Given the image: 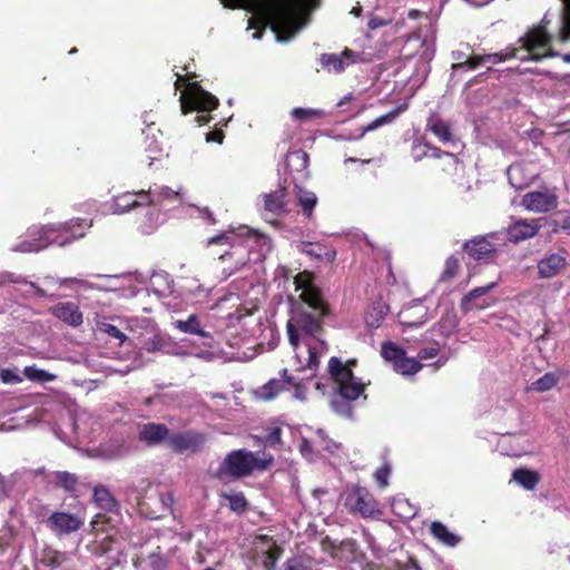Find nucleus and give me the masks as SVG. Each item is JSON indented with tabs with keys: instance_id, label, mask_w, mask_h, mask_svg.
Listing matches in <instances>:
<instances>
[{
	"instance_id": "nucleus-1",
	"label": "nucleus",
	"mask_w": 570,
	"mask_h": 570,
	"mask_svg": "<svg viewBox=\"0 0 570 570\" xmlns=\"http://www.w3.org/2000/svg\"><path fill=\"white\" fill-rule=\"evenodd\" d=\"M298 0H254L257 19L250 20L249 26L256 28L255 39L263 37L266 27L279 32L292 19Z\"/></svg>"
},
{
	"instance_id": "nucleus-2",
	"label": "nucleus",
	"mask_w": 570,
	"mask_h": 570,
	"mask_svg": "<svg viewBox=\"0 0 570 570\" xmlns=\"http://www.w3.org/2000/svg\"><path fill=\"white\" fill-rule=\"evenodd\" d=\"M214 245L227 246L223 254L219 255L222 266V274L229 277L240 268L246 266L249 258V246L244 240L235 239L233 234L222 233L213 236L206 240V247Z\"/></svg>"
},
{
	"instance_id": "nucleus-3",
	"label": "nucleus",
	"mask_w": 570,
	"mask_h": 570,
	"mask_svg": "<svg viewBox=\"0 0 570 570\" xmlns=\"http://www.w3.org/2000/svg\"><path fill=\"white\" fill-rule=\"evenodd\" d=\"M548 24L549 21L544 17L538 26L519 38L521 47L528 51L527 56L520 58L521 61H541L559 56V52L551 48L552 36L548 31Z\"/></svg>"
},
{
	"instance_id": "nucleus-4",
	"label": "nucleus",
	"mask_w": 570,
	"mask_h": 570,
	"mask_svg": "<svg viewBox=\"0 0 570 570\" xmlns=\"http://www.w3.org/2000/svg\"><path fill=\"white\" fill-rule=\"evenodd\" d=\"M179 101L184 115L191 111L209 112L218 106V99L206 91L197 81H188L185 85V90L181 92ZM210 119L212 117L206 114L196 116L195 121L202 126L208 124Z\"/></svg>"
},
{
	"instance_id": "nucleus-5",
	"label": "nucleus",
	"mask_w": 570,
	"mask_h": 570,
	"mask_svg": "<svg viewBox=\"0 0 570 570\" xmlns=\"http://www.w3.org/2000/svg\"><path fill=\"white\" fill-rule=\"evenodd\" d=\"M77 226L80 227L81 230H76V224L72 222L59 227L48 226L43 229L42 235L38 239H33L32 242L24 240L19 245V248L22 252H39L51 244L65 246L73 239L82 237L85 235L83 229L90 225H88L86 220H81V223L79 220L77 222Z\"/></svg>"
},
{
	"instance_id": "nucleus-6",
	"label": "nucleus",
	"mask_w": 570,
	"mask_h": 570,
	"mask_svg": "<svg viewBox=\"0 0 570 570\" xmlns=\"http://www.w3.org/2000/svg\"><path fill=\"white\" fill-rule=\"evenodd\" d=\"M269 461H261L254 453L246 450H234L229 452L218 469L215 471L214 476L224 480L226 476L239 479L252 474L255 469L263 470L267 468Z\"/></svg>"
},
{
	"instance_id": "nucleus-7",
	"label": "nucleus",
	"mask_w": 570,
	"mask_h": 570,
	"mask_svg": "<svg viewBox=\"0 0 570 570\" xmlns=\"http://www.w3.org/2000/svg\"><path fill=\"white\" fill-rule=\"evenodd\" d=\"M344 505L351 514H358L363 519H380L383 514L374 494L358 484L347 491Z\"/></svg>"
},
{
	"instance_id": "nucleus-8",
	"label": "nucleus",
	"mask_w": 570,
	"mask_h": 570,
	"mask_svg": "<svg viewBox=\"0 0 570 570\" xmlns=\"http://www.w3.org/2000/svg\"><path fill=\"white\" fill-rule=\"evenodd\" d=\"M174 497L169 491L149 485L145 494L137 498L139 513L147 519L157 520L171 512Z\"/></svg>"
},
{
	"instance_id": "nucleus-9",
	"label": "nucleus",
	"mask_w": 570,
	"mask_h": 570,
	"mask_svg": "<svg viewBox=\"0 0 570 570\" xmlns=\"http://www.w3.org/2000/svg\"><path fill=\"white\" fill-rule=\"evenodd\" d=\"M336 384L337 395L332 399L331 405L336 413L351 417L353 409L350 402L357 400L364 393L365 384L360 382L354 374Z\"/></svg>"
},
{
	"instance_id": "nucleus-10",
	"label": "nucleus",
	"mask_w": 570,
	"mask_h": 570,
	"mask_svg": "<svg viewBox=\"0 0 570 570\" xmlns=\"http://www.w3.org/2000/svg\"><path fill=\"white\" fill-rule=\"evenodd\" d=\"M315 276L312 272L303 271L294 277L296 291H301V299L313 311H320L321 315L330 314V306L324 301L321 289L314 283Z\"/></svg>"
},
{
	"instance_id": "nucleus-11",
	"label": "nucleus",
	"mask_w": 570,
	"mask_h": 570,
	"mask_svg": "<svg viewBox=\"0 0 570 570\" xmlns=\"http://www.w3.org/2000/svg\"><path fill=\"white\" fill-rule=\"evenodd\" d=\"M411 157L416 163L425 158L441 160L442 165L440 166V169L442 171L455 170L459 160L454 154L432 146L423 138H416L413 140L411 146Z\"/></svg>"
},
{
	"instance_id": "nucleus-12",
	"label": "nucleus",
	"mask_w": 570,
	"mask_h": 570,
	"mask_svg": "<svg viewBox=\"0 0 570 570\" xmlns=\"http://www.w3.org/2000/svg\"><path fill=\"white\" fill-rule=\"evenodd\" d=\"M569 253L561 247L556 252L548 250L537 261V276L539 279H551L562 275L569 265Z\"/></svg>"
},
{
	"instance_id": "nucleus-13",
	"label": "nucleus",
	"mask_w": 570,
	"mask_h": 570,
	"mask_svg": "<svg viewBox=\"0 0 570 570\" xmlns=\"http://www.w3.org/2000/svg\"><path fill=\"white\" fill-rule=\"evenodd\" d=\"M361 52L345 47L340 53H322L317 61L323 70L328 73H343L348 67L361 61Z\"/></svg>"
},
{
	"instance_id": "nucleus-14",
	"label": "nucleus",
	"mask_w": 570,
	"mask_h": 570,
	"mask_svg": "<svg viewBox=\"0 0 570 570\" xmlns=\"http://www.w3.org/2000/svg\"><path fill=\"white\" fill-rule=\"evenodd\" d=\"M521 205L529 212L546 214L558 207L559 197L554 189L544 188L523 195Z\"/></svg>"
},
{
	"instance_id": "nucleus-15",
	"label": "nucleus",
	"mask_w": 570,
	"mask_h": 570,
	"mask_svg": "<svg viewBox=\"0 0 570 570\" xmlns=\"http://www.w3.org/2000/svg\"><path fill=\"white\" fill-rule=\"evenodd\" d=\"M519 49L511 47L507 48L505 51L501 52H494V53H484V55H478V53H471L468 59H465L462 63H452L453 70H475L481 66L491 63L495 65L502 61H507L509 59L518 57Z\"/></svg>"
},
{
	"instance_id": "nucleus-16",
	"label": "nucleus",
	"mask_w": 570,
	"mask_h": 570,
	"mask_svg": "<svg viewBox=\"0 0 570 570\" xmlns=\"http://www.w3.org/2000/svg\"><path fill=\"white\" fill-rule=\"evenodd\" d=\"M205 444L204 434L195 431L176 432L169 435L168 445L176 453L198 452Z\"/></svg>"
},
{
	"instance_id": "nucleus-17",
	"label": "nucleus",
	"mask_w": 570,
	"mask_h": 570,
	"mask_svg": "<svg viewBox=\"0 0 570 570\" xmlns=\"http://www.w3.org/2000/svg\"><path fill=\"white\" fill-rule=\"evenodd\" d=\"M139 195L141 199H145V202L148 203L147 206L153 207L176 206L181 202L180 194L167 186L148 190H139Z\"/></svg>"
},
{
	"instance_id": "nucleus-18",
	"label": "nucleus",
	"mask_w": 570,
	"mask_h": 570,
	"mask_svg": "<svg viewBox=\"0 0 570 570\" xmlns=\"http://www.w3.org/2000/svg\"><path fill=\"white\" fill-rule=\"evenodd\" d=\"M82 524V520L77 514L62 511L52 512L47 519V527L58 535L76 532Z\"/></svg>"
},
{
	"instance_id": "nucleus-19",
	"label": "nucleus",
	"mask_w": 570,
	"mask_h": 570,
	"mask_svg": "<svg viewBox=\"0 0 570 570\" xmlns=\"http://www.w3.org/2000/svg\"><path fill=\"white\" fill-rule=\"evenodd\" d=\"M540 218L538 219H518L507 228L509 242L519 244L523 240L533 238L541 229Z\"/></svg>"
},
{
	"instance_id": "nucleus-20",
	"label": "nucleus",
	"mask_w": 570,
	"mask_h": 570,
	"mask_svg": "<svg viewBox=\"0 0 570 570\" xmlns=\"http://www.w3.org/2000/svg\"><path fill=\"white\" fill-rule=\"evenodd\" d=\"M488 236H476L463 244V250L474 261H487L493 257L497 253V247L490 242Z\"/></svg>"
},
{
	"instance_id": "nucleus-21",
	"label": "nucleus",
	"mask_w": 570,
	"mask_h": 570,
	"mask_svg": "<svg viewBox=\"0 0 570 570\" xmlns=\"http://www.w3.org/2000/svg\"><path fill=\"white\" fill-rule=\"evenodd\" d=\"M50 311L55 317L69 326L78 327L83 323V315L73 302H59Z\"/></svg>"
},
{
	"instance_id": "nucleus-22",
	"label": "nucleus",
	"mask_w": 570,
	"mask_h": 570,
	"mask_svg": "<svg viewBox=\"0 0 570 570\" xmlns=\"http://www.w3.org/2000/svg\"><path fill=\"white\" fill-rule=\"evenodd\" d=\"M317 315H313L308 312H301L297 314L295 322L297 327L305 334L316 336L322 332L323 318L326 315H321L320 311H314Z\"/></svg>"
},
{
	"instance_id": "nucleus-23",
	"label": "nucleus",
	"mask_w": 570,
	"mask_h": 570,
	"mask_svg": "<svg viewBox=\"0 0 570 570\" xmlns=\"http://www.w3.org/2000/svg\"><path fill=\"white\" fill-rule=\"evenodd\" d=\"M301 252L320 262L331 264L336 258V250L333 247L320 243H303Z\"/></svg>"
},
{
	"instance_id": "nucleus-24",
	"label": "nucleus",
	"mask_w": 570,
	"mask_h": 570,
	"mask_svg": "<svg viewBox=\"0 0 570 570\" xmlns=\"http://www.w3.org/2000/svg\"><path fill=\"white\" fill-rule=\"evenodd\" d=\"M169 435V429L161 423H147L142 425L139 432L140 440L150 445L158 444L165 440L168 441Z\"/></svg>"
},
{
	"instance_id": "nucleus-25",
	"label": "nucleus",
	"mask_w": 570,
	"mask_h": 570,
	"mask_svg": "<svg viewBox=\"0 0 570 570\" xmlns=\"http://www.w3.org/2000/svg\"><path fill=\"white\" fill-rule=\"evenodd\" d=\"M426 130L431 131L443 144L453 140L451 125L448 121L440 118L438 115H432L428 118Z\"/></svg>"
},
{
	"instance_id": "nucleus-26",
	"label": "nucleus",
	"mask_w": 570,
	"mask_h": 570,
	"mask_svg": "<svg viewBox=\"0 0 570 570\" xmlns=\"http://www.w3.org/2000/svg\"><path fill=\"white\" fill-rule=\"evenodd\" d=\"M51 481L56 488L62 489L72 497H78L79 479L75 473L68 471H56L51 475Z\"/></svg>"
},
{
	"instance_id": "nucleus-27",
	"label": "nucleus",
	"mask_w": 570,
	"mask_h": 570,
	"mask_svg": "<svg viewBox=\"0 0 570 570\" xmlns=\"http://www.w3.org/2000/svg\"><path fill=\"white\" fill-rule=\"evenodd\" d=\"M430 533L439 542L446 547H455L461 541L462 538L453 532H451L442 522L433 521L430 525Z\"/></svg>"
},
{
	"instance_id": "nucleus-28",
	"label": "nucleus",
	"mask_w": 570,
	"mask_h": 570,
	"mask_svg": "<svg viewBox=\"0 0 570 570\" xmlns=\"http://www.w3.org/2000/svg\"><path fill=\"white\" fill-rule=\"evenodd\" d=\"M286 196H287V191H286V188H284V187H281L274 191L265 194V196H264L265 210H267L274 215H279L282 212H284V208L286 205Z\"/></svg>"
},
{
	"instance_id": "nucleus-29",
	"label": "nucleus",
	"mask_w": 570,
	"mask_h": 570,
	"mask_svg": "<svg viewBox=\"0 0 570 570\" xmlns=\"http://www.w3.org/2000/svg\"><path fill=\"white\" fill-rule=\"evenodd\" d=\"M94 501L99 509L107 512H116L119 509L117 500L104 485L94 489Z\"/></svg>"
},
{
	"instance_id": "nucleus-30",
	"label": "nucleus",
	"mask_w": 570,
	"mask_h": 570,
	"mask_svg": "<svg viewBox=\"0 0 570 570\" xmlns=\"http://www.w3.org/2000/svg\"><path fill=\"white\" fill-rule=\"evenodd\" d=\"M406 109H407V104H402V105H399L397 107H395L393 110H391L386 115L377 117L376 119L371 121L368 125L362 127L361 134L358 137L362 138L366 132L373 131L381 126H384L386 124L394 121L396 119V117L401 112L405 111Z\"/></svg>"
},
{
	"instance_id": "nucleus-31",
	"label": "nucleus",
	"mask_w": 570,
	"mask_h": 570,
	"mask_svg": "<svg viewBox=\"0 0 570 570\" xmlns=\"http://www.w3.org/2000/svg\"><path fill=\"white\" fill-rule=\"evenodd\" d=\"M68 560L66 552L59 551L52 547H46L41 550L40 563L47 568H59Z\"/></svg>"
},
{
	"instance_id": "nucleus-32",
	"label": "nucleus",
	"mask_w": 570,
	"mask_h": 570,
	"mask_svg": "<svg viewBox=\"0 0 570 570\" xmlns=\"http://www.w3.org/2000/svg\"><path fill=\"white\" fill-rule=\"evenodd\" d=\"M147 202L140 198L139 191L124 193L115 198V206L118 210L128 212L137 207L147 206Z\"/></svg>"
},
{
	"instance_id": "nucleus-33",
	"label": "nucleus",
	"mask_w": 570,
	"mask_h": 570,
	"mask_svg": "<svg viewBox=\"0 0 570 570\" xmlns=\"http://www.w3.org/2000/svg\"><path fill=\"white\" fill-rule=\"evenodd\" d=\"M512 479L522 485L525 490H534L540 482V475L538 472L520 468L514 470Z\"/></svg>"
},
{
	"instance_id": "nucleus-34",
	"label": "nucleus",
	"mask_w": 570,
	"mask_h": 570,
	"mask_svg": "<svg viewBox=\"0 0 570 570\" xmlns=\"http://www.w3.org/2000/svg\"><path fill=\"white\" fill-rule=\"evenodd\" d=\"M175 327L183 333L195 334L200 337H210L209 332L204 331L200 326L197 315L191 314L186 321L178 320L175 322Z\"/></svg>"
},
{
	"instance_id": "nucleus-35",
	"label": "nucleus",
	"mask_w": 570,
	"mask_h": 570,
	"mask_svg": "<svg viewBox=\"0 0 570 570\" xmlns=\"http://www.w3.org/2000/svg\"><path fill=\"white\" fill-rule=\"evenodd\" d=\"M285 390V384L278 379H272L261 386L255 393L262 401H272Z\"/></svg>"
},
{
	"instance_id": "nucleus-36",
	"label": "nucleus",
	"mask_w": 570,
	"mask_h": 570,
	"mask_svg": "<svg viewBox=\"0 0 570 570\" xmlns=\"http://www.w3.org/2000/svg\"><path fill=\"white\" fill-rule=\"evenodd\" d=\"M389 312V307L385 304L377 303L373 305L365 315L366 325L371 328H377L381 326L384 317Z\"/></svg>"
},
{
	"instance_id": "nucleus-37",
	"label": "nucleus",
	"mask_w": 570,
	"mask_h": 570,
	"mask_svg": "<svg viewBox=\"0 0 570 570\" xmlns=\"http://www.w3.org/2000/svg\"><path fill=\"white\" fill-rule=\"evenodd\" d=\"M328 373L333 380L338 383L341 380L352 375L353 371L350 364H343L338 357L333 356L328 361Z\"/></svg>"
},
{
	"instance_id": "nucleus-38",
	"label": "nucleus",
	"mask_w": 570,
	"mask_h": 570,
	"mask_svg": "<svg viewBox=\"0 0 570 570\" xmlns=\"http://www.w3.org/2000/svg\"><path fill=\"white\" fill-rule=\"evenodd\" d=\"M333 556L340 559L352 560L355 558L357 543L354 539L342 540L338 544H333Z\"/></svg>"
},
{
	"instance_id": "nucleus-39",
	"label": "nucleus",
	"mask_w": 570,
	"mask_h": 570,
	"mask_svg": "<svg viewBox=\"0 0 570 570\" xmlns=\"http://www.w3.org/2000/svg\"><path fill=\"white\" fill-rule=\"evenodd\" d=\"M297 202L302 207L303 215L309 218L313 214V210L317 204V197L313 191H308L302 188H298L297 193Z\"/></svg>"
},
{
	"instance_id": "nucleus-40",
	"label": "nucleus",
	"mask_w": 570,
	"mask_h": 570,
	"mask_svg": "<svg viewBox=\"0 0 570 570\" xmlns=\"http://www.w3.org/2000/svg\"><path fill=\"white\" fill-rule=\"evenodd\" d=\"M396 373L412 375L422 368V364L415 358L407 357L406 353L393 365Z\"/></svg>"
},
{
	"instance_id": "nucleus-41",
	"label": "nucleus",
	"mask_w": 570,
	"mask_h": 570,
	"mask_svg": "<svg viewBox=\"0 0 570 570\" xmlns=\"http://www.w3.org/2000/svg\"><path fill=\"white\" fill-rule=\"evenodd\" d=\"M405 354V350L393 342H384L381 346L382 357L392 366Z\"/></svg>"
},
{
	"instance_id": "nucleus-42",
	"label": "nucleus",
	"mask_w": 570,
	"mask_h": 570,
	"mask_svg": "<svg viewBox=\"0 0 570 570\" xmlns=\"http://www.w3.org/2000/svg\"><path fill=\"white\" fill-rule=\"evenodd\" d=\"M96 326L98 332L117 340L119 346H122L128 341V336L125 333H122L117 326L106 321L97 322Z\"/></svg>"
},
{
	"instance_id": "nucleus-43",
	"label": "nucleus",
	"mask_w": 570,
	"mask_h": 570,
	"mask_svg": "<svg viewBox=\"0 0 570 570\" xmlns=\"http://www.w3.org/2000/svg\"><path fill=\"white\" fill-rule=\"evenodd\" d=\"M497 286V282H491L490 284L485 286H479L470 291L466 295H464L461 299V308L463 311L471 309V303L475 298L483 296L488 294L491 289H493Z\"/></svg>"
},
{
	"instance_id": "nucleus-44",
	"label": "nucleus",
	"mask_w": 570,
	"mask_h": 570,
	"mask_svg": "<svg viewBox=\"0 0 570 570\" xmlns=\"http://www.w3.org/2000/svg\"><path fill=\"white\" fill-rule=\"evenodd\" d=\"M559 377L552 372L546 373L531 384V390L535 392H547L553 389L558 384Z\"/></svg>"
},
{
	"instance_id": "nucleus-45",
	"label": "nucleus",
	"mask_w": 570,
	"mask_h": 570,
	"mask_svg": "<svg viewBox=\"0 0 570 570\" xmlns=\"http://www.w3.org/2000/svg\"><path fill=\"white\" fill-rule=\"evenodd\" d=\"M459 269H460L459 259L454 255L449 256L445 259L444 267L440 275L439 281L443 282V283L450 282L451 279H453L456 276V274L459 273Z\"/></svg>"
},
{
	"instance_id": "nucleus-46",
	"label": "nucleus",
	"mask_w": 570,
	"mask_h": 570,
	"mask_svg": "<svg viewBox=\"0 0 570 570\" xmlns=\"http://www.w3.org/2000/svg\"><path fill=\"white\" fill-rule=\"evenodd\" d=\"M222 497L228 501L229 508L234 512L243 513L246 511L248 502L243 492H235L230 494L224 493Z\"/></svg>"
},
{
	"instance_id": "nucleus-47",
	"label": "nucleus",
	"mask_w": 570,
	"mask_h": 570,
	"mask_svg": "<svg viewBox=\"0 0 570 570\" xmlns=\"http://www.w3.org/2000/svg\"><path fill=\"white\" fill-rule=\"evenodd\" d=\"M23 374L30 381L37 382H51L56 379V376L45 370L38 368L35 365L26 366L23 370Z\"/></svg>"
},
{
	"instance_id": "nucleus-48",
	"label": "nucleus",
	"mask_w": 570,
	"mask_h": 570,
	"mask_svg": "<svg viewBox=\"0 0 570 570\" xmlns=\"http://www.w3.org/2000/svg\"><path fill=\"white\" fill-rule=\"evenodd\" d=\"M283 570H318L309 559L303 557L289 558L285 561Z\"/></svg>"
},
{
	"instance_id": "nucleus-49",
	"label": "nucleus",
	"mask_w": 570,
	"mask_h": 570,
	"mask_svg": "<svg viewBox=\"0 0 570 570\" xmlns=\"http://www.w3.org/2000/svg\"><path fill=\"white\" fill-rule=\"evenodd\" d=\"M563 2L562 26L559 38L562 42L570 40V0H561Z\"/></svg>"
},
{
	"instance_id": "nucleus-50",
	"label": "nucleus",
	"mask_w": 570,
	"mask_h": 570,
	"mask_svg": "<svg viewBox=\"0 0 570 570\" xmlns=\"http://www.w3.org/2000/svg\"><path fill=\"white\" fill-rule=\"evenodd\" d=\"M560 218L552 219L550 226L552 227L553 233L562 232L567 236H570V212L567 213H558Z\"/></svg>"
},
{
	"instance_id": "nucleus-51",
	"label": "nucleus",
	"mask_w": 570,
	"mask_h": 570,
	"mask_svg": "<svg viewBox=\"0 0 570 570\" xmlns=\"http://www.w3.org/2000/svg\"><path fill=\"white\" fill-rule=\"evenodd\" d=\"M282 554V549L276 544H273L265 553L263 560V567L266 570H275L276 562Z\"/></svg>"
},
{
	"instance_id": "nucleus-52",
	"label": "nucleus",
	"mask_w": 570,
	"mask_h": 570,
	"mask_svg": "<svg viewBox=\"0 0 570 570\" xmlns=\"http://www.w3.org/2000/svg\"><path fill=\"white\" fill-rule=\"evenodd\" d=\"M147 562L151 570H166L168 567V562L161 554L159 547L157 548V551L148 556Z\"/></svg>"
},
{
	"instance_id": "nucleus-53",
	"label": "nucleus",
	"mask_w": 570,
	"mask_h": 570,
	"mask_svg": "<svg viewBox=\"0 0 570 570\" xmlns=\"http://www.w3.org/2000/svg\"><path fill=\"white\" fill-rule=\"evenodd\" d=\"M322 116H323V111L317 110V109H305V108L297 107L292 110V117L294 119L301 120V121L312 119V118H320Z\"/></svg>"
},
{
	"instance_id": "nucleus-54",
	"label": "nucleus",
	"mask_w": 570,
	"mask_h": 570,
	"mask_svg": "<svg viewBox=\"0 0 570 570\" xmlns=\"http://www.w3.org/2000/svg\"><path fill=\"white\" fill-rule=\"evenodd\" d=\"M523 171V166L521 164H513L509 167L508 175L510 184L517 189H522L528 185V183L518 181V176H520Z\"/></svg>"
},
{
	"instance_id": "nucleus-55",
	"label": "nucleus",
	"mask_w": 570,
	"mask_h": 570,
	"mask_svg": "<svg viewBox=\"0 0 570 570\" xmlns=\"http://www.w3.org/2000/svg\"><path fill=\"white\" fill-rule=\"evenodd\" d=\"M292 161H295L298 165L297 170L306 169L308 165V155L302 149L295 150L287 157V164L289 165Z\"/></svg>"
},
{
	"instance_id": "nucleus-56",
	"label": "nucleus",
	"mask_w": 570,
	"mask_h": 570,
	"mask_svg": "<svg viewBox=\"0 0 570 570\" xmlns=\"http://www.w3.org/2000/svg\"><path fill=\"white\" fill-rule=\"evenodd\" d=\"M391 474V466L383 464L374 472V479L380 488L384 489L389 485V478Z\"/></svg>"
},
{
	"instance_id": "nucleus-57",
	"label": "nucleus",
	"mask_w": 570,
	"mask_h": 570,
	"mask_svg": "<svg viewBox=\"0 0 570 570\" xmlns=\"http://www.w3.org/2000/svg\"><path fill=\"white\" fill-rule=\"evenodd\" d=\"M165 345V342L160 335H154L153 337L148 338L145 344L144 348L148 353H155L158 351H161Z\"/></svg>"
},
{
	"instance_id": "nucleus-58",
	"label": "nucleus",
	"mask_w": 570,
	"mask_h": 570,
	"mask_svg": "<svg viewBox=\"0 0 570 570\" xmlns=\"http://www.w3.org/2000/svg\"><path fill=\"white\" fill-rule=\"evenodd\" d=\"M266 442L271 446H276L282 444V429L279 426H274L268 430L266 434Z\"/></svg>"
},
{
	"instance_id": "nucleus-59",
	"label": "nucleus",
	"mask_w": 570,
	"mask_h": 570,
	"mask_svg": "<svg viewBox=\"0 0 570 570\" xmlns=\"http://www.w3.org/2000/svg\"><path fill=\"white\" fill-rule=\"evenodd\" d=\"M0 380L7 384L21 382L19 375L10 368L0 370Z\"/></svg>"
},
{
	"instance_id": "nucleus-60",
	"label": "nucleus",
	"mask_w": 570,
	"mask_h": 570,
	"mask_svg": "<svg viewBox=\"0 0 570 570\" xmlns=\"http://www.w3.org/2000/svg\"><path fill=\"white\" fill-rule=\"evenodd\" d=\"M320 365V356L315 347H308V360L306 366L316 370Z\"/></svg>"
},
{
	"instance_id": "nucleus-61",
	"label": "nucleus",
	"mask_w": 570,
	"mask_h": 570,
	"mask_svg": "<svg viewBox=\"0 0 570 570\" xmlns=\"http://www.w3.org/2000/svg\"><path fill=\"white\" fill-rule=\"evenodd\" d=\"M286 327H287L288 341L294 347H296L299 342L297 327L291 322L287 323Z\"/></svg>"
},
{
	"instance_id": "nucleus-62",
	"label": "nucleus",
	"mask_w": 570,
	"mask_h": 570,
	"mask_svg": "<svg viewBox=\"0 0 570 570\" xmlns=\"http://www.w3.org/2000/svg\"><path fill=\"white\" fill-rule=\"evenodd\" d=\"M438 354H439L438 347H434V346L423 347L419 351L417 357L420 360H429V358H433V357L438 356Z\"/></svg>"
},
{
	"instance_id": "nucleus-63",
	"label": "nucleus",
	"mask_w": 570,
	"mask_h": 570,
	"mask_svg": "<svg viewBox=\"0 0 570 570\" xmlns=\"http://www.w3.org/2000/svg\"><path fill=\"white\" fill-rule=\"evenodd\" d=\"M224 139V134L222 130H213L206 135L207 141H215L222 144Z\"/></svg>"
},
{
	"instance_id": "nucleus-64",
	"label": "nucleus",
	"mask_w": 570,
	"mask_h": 570,
	"mask_svg": "<svg viewBox=\"0 0 570 570\" xmlns=\"http://www.w3.org/2000/svg\"><path fill=\"white\" fill-rule=\"evenodd\" d=\"M470 55L464 50H454L451 53L452 59L455 61L454 63H462L465 59H468Z\"/></svg>"
}]
</instances>
